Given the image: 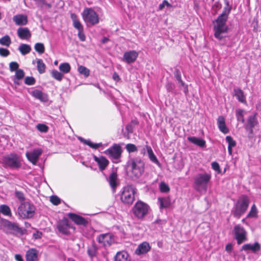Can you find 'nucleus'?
<instances>
[{
    "mask_svg": "<svg viewBox=\"0 0 261 261\" xmlns=\"http://www.w3.org/2000/svg\"><path fill=\"white\" fill-rule=\"evenodd\" d=\"M173 85L171 83H169L167 86V90L168 92H171L172 90Z\"/></svg>",
    "mask_w": 261,
    "mask_h": 261,
    "instance_id": "nucleus-63",
    "label": "nucleus"
},
{
    "mask_svg": "<svg viewBox=\"0 0 261 261\" xmlns=\"http://www.w3.org/2000/svg\"><path fill=\"white\" fill-rule=\"evenodd\" d=\"M68 216L76 224L86 225L87 224V221L79 215L73 213H69Z\"/></svg>",
    "mask_w": 261,
    "mask_h": 261,
    "instance_id": "nucleus-24",
    "label": "nucleus"
},
{
    "mask_svg": "<svg viewBox=\"0 0 261 261\" xmlns=\"http://www.w3.org/2000/svg\"><path fill=\"white\" fill-rule=\"evenodd\" d=\"M36 2V4L40 7H42L46 4L45 0H33Z\"/></svg>",
    "mask_w": 261,
    "mask_h": 261,
    "instance_id": "nucleus-59",
    "label": "nucleus"
},
{
    "mask_svg": "<svg viewBox=\"0 0 261 261\" xmlns=\"http://www.w3.org/2000/svg\"><path fill=\"white\" fill-rule=\"evenodd\" d=\"M128 254L125 251L117 252L115 256L114 261H130Z\"/></svg>",
    "mask_w": 261,
    "mask_h": 261,
    "instance_id": "nucleus-27",
    "label": "nucleus"
},
{
    "mask_svg": "<svg viewBox=\"0 0 261 261\" xmlns=\"http://www.w3.org/2000/svg\"><path fill=\"white\" fill-rule=\"evenodd\" d=\"M36 207L35 205L29 202H22L18 207V214L22 219H31L35 214Z\"/></svg>",
    "mask_w": 261,
    "mask_h": 261,
    "instance_id": "nucleus-5",
    "label": "nucleus"
},
{
    "mask_svg": "<svg viewBox=\"0 0 261 261\" xmlns=\"http://www.w3.org/2000/svg\"><path fill=\"white\" fill-rule=\"evenodd\" d=\"M1 222H2V225L4 227V228L8 231H9V230L10 228V226L11 225L12 222L8 220L5 219H2L1 220Z\"/></svg>",
    "mask_w": 261,
    "mask_h": 261,
    "instance_id": "nucleus-50",
    "label": "nucleus"
},
{
    "mask_svg": "<svg viewBox=\"0 0 261 261\" xmlns=\"http://www.w3.org/2000/svg\"><path fill=\"white\" fill-rule=\"evenodd\" d=\"M122 149L121 146L117 144H114L112 147L106 150L103 153L108 155L114 163L120 162V158L122 154Z\"/></svg>",
    "mask_w": 261,
    "mask_h": 261,
    "instance_id": "nucleus-9",
    "label": "nucleus"
},
{
    "mask_svg": "<svg viewBox=\"0 0 261 261\" xmlns=\"http://www.w3.org/2000/svg\"><path fill=\"white\" fill-rule=\"evenodd\" d=\"M31 94L35 98L40 100L43 102H46L48 100V95L39 90L35 89L32 91Z\"/></svg>",
    "mask_w": 261,
    "mask_h": 261,
    "instance_id": "nucleus-20",
    "label": "nucleus"
},
{
    "mask_svg": "<svg viewBox=\"0 0 261 261\" xmlns=\"http://www.w3.org/2000/svg\"><path fill=\"white\" fill-rule=\"evenodd\" d=\"M11 43V41L10 37L8 35H5L1 39H0V44L6 46L7 47L9 46Z\"/></svg>",
    "mask_w": 261,
    "mask_h": 261,
    "instance_id": "nucleus-43",
    "label": "nucleus"
},
{
    "mask_svg": "<svg viewBox=\"0 0 261 261\" xmlns=\"http://www.w3.org/2000/svg\"><path fill=\"white\" fill-rule=\"evenodd\" d=\"M146 148L150 160L153 163L156 164L159 167H160L161 164L160 162L158 161L155 154H154L151 147L148 145H146Z\"/></svg>",
    "mask_w": 261,
    "mask_h": 261,
    "instance_id": "nucleus-28",
    "label": "nucleus"
},
{
    "mask_svg": "<svg viewBox=\"0 0 261 261\" xmlns=\"http://www.w3.org/2000/svg\"><path fill=\"white\" fill-rule=\"evenodd\" d=\"M42 233L41 232L37 231L35 233L33 234L34 238L36 239H40L42 237Z\"/></svg>",
    "mask_w": 261,
    "mask_h": 261,
    "instance_id": "nucleus-60",
    "label": "nucleus"
},
{
    "mask_svg": "<svg viewBox=\"0 0 261 261\" xmlns=\"http://www.w3.org/2000/svg\"><path fill=\"white\" fill-rule=\"evenodd\" d=\"M98 247L96 244L93 242L92 244L88 247L87 249V253L88 255L91 258L96 256L97 253Z\"/></svg>",
    "mask_w": 261,
    "mask_h": 261,
    "instance_id": "nucleus-32",
    "label": "nucleus"
},
{
    "mask_svg": "<svg viewBox=\"0 0 261 261\" xmlns=\"http://www.w3.org/2000/svg\"><path fill=\"white\" fill-rule=\"evenodd\" d=\"M232 247L231 244H227L225 247V249L227 251L230 252L232 250Z\"/></svg>",
    "mask_w": 261,
    "mask_h": 261,
    "instance_id": "nucleus-64",
    "label": "nucleus"
},
{
    "mask_svg": "<svg viewBox=\"0 0 261 261\" xmlns=\"http://www.w3.org/2000/svg\"><path fill=\"white\" fill-rule=\"evenodd\" d=\"M36 62L38 72L40 74L44 73L45 71L46 66L45 64L43 63L42 60L40 59H37L36 60Z\"/></svg>",
    "mask_w": 261,
    "mask_h": 261,
    "instance_id": "nucleus-38",
    "label": "nucleus"
},
{
    "mask_svg": "<svg viewBox=\"0 0 261 261\" xmlns=\"http://www.w3.org/2000/svg\"><path fill=\"white\" fill-rule=\"evenodd\" d=\"M165 6L171 7V5L169 4L167 1L164 0L163 3L160 4L159 9V10H162Z\"/></svg>",
    "mask_w": 261,
    "mask_h": 261,
    "instance_id": "nucleus-58",
    "label": "nucleus"
},
{
    "mask_svg": "<svg viewBox=\"0 0 261 261\" xmlns=\"http://www.w3.org/2000/svg\"><path fill=\"white\" fill-rule=\"evenodd\" d=\"M117 178V175L116 172H112L109 176V182L110 185V186L114 189L116 186V180Z\"/></svg>",
    "mask_w": 261,
    "mask_h": 261,
    "instance_id": "nucleus-35",
    "label": "nucleus"
},
{
    "mask_svg": "<svg viewBox=\"0 0 261 261\" xmlns=\"http://www.w3.org/2000/svg\"><path fill=\"white\" fill-rule=\"evenodd\" d=\"M139 54L135 50H130L124 53L122 60L128 64L134 63L138 58Z\"/></svg>",
    "mask_w": 261,
    "mask_h": 261,
    "instance_id": "nucleus-16",
    "label": "nucleus"
},
{
    "mask_svg": "<svg viewBox=\"0 0 261 261\" xmlns=\"http://www.w3.org/2000/svg\"><path fill=\"white\" fill-rule=\"evenodd\" d=\"M175 76L178 82L180 81V80H181V74L179 70H177L176 71Z\"/></svg>",
    "mask_w": 261,
    "mask_h": 261,
    "instance_id": "nucleus-61",
    "label": "nucleus"
},
{
    "mask_svg": "<svg viewBox=\"0 0 261 261\" xmlns=\"http://www.w3.org/2000/svg\"><path fill=\"white\" fill-rule=\"evenodd\" d=\"M82 16L87 26L94 25L99 22L98 15L92 8H85L82 13Z\"/></svg>",
    "mask_w": 261,
    "mask_h": 261,
    "instance_id": "nucleus-6",
    "label": "nucleus"
},
{
    "mask_svg": "<svg viewBox=\"0 0 261 261\" xmlns=\"http://www.w3.org/2000/svg\"><path fill=\"white\" fill-rule=\"evenodd\" d=\"M228 14L226 12L222 13L216 20L214 26L215 37L219 40L226 37L228 27L226 24L228 19Z\"/></svg>",
    "mask_w": 261,
    "mask_h": 261,
    "instance_id": "nucleus-1",
    "label": "nucleus"
},
{
    "mask_svg": "<svg viewBox=\"0 0 261 261\" xmlns=\"http://www.w3.org/2000/svg\"><path fill=\"white\" fill-rule=\"evenodd\" d=\"M159 189L162 193H168L170 191V188L168 184L164 181H162L159 185Z\"/></svg>",
    "mask_w": 261,
    "mask_h": 261,
    "instance_id": "nucleus-47",
    "label": "nucleus"
},
{
    "mask_svg": "<svg viewBox=\"0 0 261 261\" xmlns=\"http://www.w3.org/2000/svg\"><path fill=\"white\" fill-rule=\"evenodd\" d=\"M34 48L35 50L40 54L44 53L45 47L44 44L42 43H37L35 44Z\"/></svg>",
    "mask_w": 261,
    "mask_h": 261,
    "instance_id": "nucleus-45",
    "label": "nucleus"
},
{
    "mask_svg": "<svg viewBox=\"0 0 261 261\" xmlns=\"http://www.w3.org/2000/svg\"><path fill=\"white\" fill-rule=\"evenodd\" d=\"M249 199L246 195L241 196L231 210L233 217L239 219L246 211L249 204Z\"/></svg>",
    "mask_w": 261,
    "mask_h": 261,
    "instance_id": "nucleus-3",
    "label": "nucleus"
},
{
    "mask_svg": "<svg viewBox=\"0 0 261 261\" xmlns=\"http://www.w3.org/2000/svg\"><path fill=\"white\" fill-rule=\"evenodd\" d=\"M94 161L97 163L99 168L101 171L103 170L109 164V161L104 156H100L97 157L96 155L93 156Z\"/></svg>",
    "mask_w": 261,
    "mask_h": 261,
    "instance_id": "nucleus-22",
    "label": "nucleus"
},
{
    "mask_svg": "<svg viewBox=\"0 0 261 261\" xmlns=\"http://www.w3.org/2000/svg\"><path fill=\"white\" fill-rule=\"evenodd\" d=\"M51 75L53 77L59 81H61L64 76L63 73L57 70H53L51 72Z\"/></svg>",
    "mask_w": 261,
    "mask_h": 261,
    "instance_id": "nucleus-42",
    "label": "nucleus"
},
{
    "mask_svg": "<svg viewBox=\"0 0 261 261\" xmlns=\"http://www.w3.org/2000/svg\"><path fill=\"white\" fill-rule=\"evenodd\" d=\"M15 195L17 197V198L21 202H25V197L23 193L21 192L16 191L15 193Z\"/></svg>",
    "mask_w": 261,
    "mask_h": 261,
    "instance_id": "nucleus-48",
    "label": "nucleus"
},
{
    "mask_svg": "<svg viewBox=\"0 0 261 261\" xmlns=\"http://www.w3.org/2000/svg\"><path fill=\"white\" fill-rule=\"evenodd\" d=\"M257 209L255 204H253L251 206L249 213L248 214L247 218H257Z\"/></svg>",
    "mask_w": 261,
    "mask_h": 261,
    "instance_id": "nucleus-41",
    "label": "nucleus"
},
{
    "mask_svg": "<svg viewBox=\"0 0 261 261\" xmlns=\"http://www.w3.org/2000/svg\"><path fill=\"white\" fill-rule=\"evenodd\" d=\"M50 202L55 205H57L61 203V199L56 195H53L50 197Z\"/></svg>",
    "mask_w": 261,
    "mask_h": 261,
    "instance_id": "nucleus-52",
    "label": "nucleus"
},
{
    "mask_svg": "<svg viewBox=\"0 0 261 261\" xmlns=\"http://www.w3.org/2000/svg\"><path fill=\"white\" fill-rule=\"evenodd\" d=\"M260 249V245L258 242L251 244H246L244 245L241 248V250L245 251H251L253 253H256Z\"/></svg>",
    "mask_w": 261,
    "mask_h": 261,
    "instance_id": "nucleus-21",
    "label": "nucleus"
},
{
    "mask_svg": "<svg viewBox=\"0 0 261 261\" xmlns=\"http://www.w3.org/2000/svg\"><path fill=\"white\" fill-rule=\"evenodd\" d=\"M79 139L84 144L88 145L91 148L93 149H97V148L102 146V144L101 143H93L90 140H85L81 137H80Z\"/></svg>",
    "mask_w": 261,
    "mask_h": 261,
    "instance_id": "nucleus-34",
    "label": "nucleus"
},
{
    "mask_svg": "<svg viewBox=\"0 0 261 261\" xmlns=\"http://www.w3.org/2000/svg\"><path fill=\"white\" fill-rule=\"evenodd\" d=\"M6 165L12 168H18L21 167L20 157L16 153H11L4 158Z\"/></svg>",
    "mask_w": 261,
    "mask_h": 261,
    "instance_id": "nucleus-11",
    "label": "nucleus"
},
{
    "mask_svg": "<svg viewBox=\"0 0 261 261\" xmlns=\"http://www.w3.org/2000/svg\"><path fill=\"white\" fill-rule=\"evenodd\" d=\"M27 261H38V252L35 249H31L27 251L25 254Z\"/></svg>",
    "mask_w": 261,
    "mask_h": 261,
    "instance_id": "nucleus-26",
    "label": "nucleus"
},
{
    "mask_svg": "<svg viewBox=\"0 0 261 261\" xmlns=\"http://www.w3.org/2000/svg\"><path fill=\"white\" fill-rule=\"evenodd\" d=\"M13 234H23V230L22 228L20 227L17 223H12L10 226V228L8 231Z\"/></svg>",
    "mask_w": 261,
    "mask_h": 261,
    "instance_id": "nucleus-29",
    "label": "nucleus"
},
{
    "mask_svg": "<svg viewBox=\"0 0 261 261\" xmlns=\"http://www.w3.org/2000/svg\"><path fill=\"white\" fill-rule=\"evenodd\" d=\"M151 249V246L147 242H143L139 244L135 250V253L140 255L145 254L148 252Z\"/></svg>",
    "mask_w": 261,
    "mask_h": 261,
    "instance_id": "nucleus-18",
    "label": "nucleus"
},
{
    "mask_svg": "<svg viewBox=\"0 0 261 261\" xmlns=\"http://www.w3.org/2000/svg\"><path fill=\"white\" fill-rule=\"evenodd\" d=\"M36 128L39 131L42 133H46L48 129V126L43 124H38L36 125Z\"/></svg>",
    "mask_w": 261,
    "mask_h": 261,
    "instance_id": "nucleus-51",
    "label": "nucleus"
},
{
    "mask_svg": "<svg viewBox=\"0 0 261 261\" xmlns=\"http://www.w3.org/2000/svg\"><path fill=\"white\" fill-rule=\"evenodd\" d=\"M42 152L43 150L42 148H36L31 150L27 151L25 153V156L29 162L32 164L36 165Z\"/></svg>",
    "mask_w": 261,
    "mask_h": 261,
    "instance_id": "nucleus-13",
    "label": "nucleus"
},
{
    "mask_svg": "<svg viewBox=\"0 0 261 261\" xmlns=\"http://www.w3.org/2000/svg\"><path fill=\"white\" fill-rule=\"evenodd\" d=\"M18 64L16 62H12L9 64L10 70L12 72L18 70Z\"/></svg>",
    "mask_w": 261,
    "mask_h": 261,
    "instance_id": "nucleus-54",
    "label": "nucleus"
},
{
    "mask_svg": "<svg viewBox=\"0 0 261 261\" xmlns=\"http://www.w3.org/2000/svg\"><path fill=\"white\" fill-rule=\"evenodd\" d=\"M234 92L235 96L240 102L244 103H246L245 96L241 89L239 88L234 89Z\"/></svg>",
    "mask_w": 261,
    "mask_h": 261,
    "instance_id": "nucleus-31",
    "label": "nucleus"
},
{
    "mask_svg": "<svg viewBox=\"0 0 261 261\" xmlns=\"http://www.w3.org/2000/svg\"><path fill=\"white\" fill-rule=\"evenodd\" d=\"M258 123L255 115L249 116L247 120V126L249 127L251 129H252ZM252 130H251L252 131Z\"/></svg>",
    "mask_w": 261,
    "mask_h": 261,
    "instance_id": "nucleus-37",
    "label": "nucleus"
},
{
    "mask_svg": "<svg viewBox=\"0 0 261 261\" xmlns=\"http://www.w3.org/2000/svg\"><path fill=\"white\" fill-rule=\"evenodd\" d=\"M59 70L63 74L69 72L71 69L70 65L68 63H61L59 67Z\"/></svg>",
    "mask_w": 261,
    "mask_h": 261,
    "instance_id": "nucleus-39",
    "label": "nucleus"
},
{
    "mask_svg": "<svg viewBox=\"0 0 261 261\" xmlns=\"http://www.w3.org/2000/svg\"><path fill=\"white\" fill-rule=\"evenodd\" d=\"M234 238L239 245L247 241V232L243 227L240 225H236L233 228Z\"/></svg>",
    "mask_w": 261,
    "mask_h": 261,
    "instance_id": "nucleus-10",
    "label": "nucleus"
},
{
    "mask_svg": "<svg viewBox=\"0 0 261 261\" xmlns=\"http://www.w3.org/2000/svg\"><path fill=\"white\" fill-rule=\"evenodd\" d=\"M145 164L140 158L130 159L127 162V167L130 170L133 176L140 177L144 172Z\"/></svg>",
    "mask_w": 261,
    "mask_h": 261,
    "instance_id": "nucleus-4",
    "label": "nucleus"
},
{
    "mask_svg": "<svg viewBox=\"0 0 261 261\" xmlns=\"http://www.w3.org/2000/svg\"><path fill=\"white\" fill-rule=\"evenodd\" d=\"M18 37L22 40H28L32 36L30 30L28 28H19L17 30Z\"/></svg>",
    "mask_w": 261,
    "mask_h": 261,
    "instance_id": "nucleus-17",
    "label": "nucleus"
},
{
    "mask_svg": "<svg viewBox=\"0 0 261 261\" xmlns=\"http://www.w3.org/2000/svg\"><path fill=\"white\" fill-rule=\"evenodd\" d=\"M158 201L161 210L169 208L172 204L171 199L169 196L159 197Z\"/></svg>",
    "mask_w": 261,
    "mask_h": 261,
    "instance_id": "nucleus-19",
    "label": "nucleus"
},
{
    "mask_svg": "<svg viewBox=\"0 0 261 261\" xmlns=\"http://www.w3.org/2000/svg\"><path fill=\"white\" fill-rule=\"evenodd\" d=\"M18 50L22 55H25L31 51V47L28 44H21L18 47Z\"/></svg>",
    "mask_w": 261,
    "mask_h": 261,
    "instance_id": "nucleus-36",
    "label": "nucleus"
},
{
    "mask_svg": "<svg viewBox=\"0 0 261 261\" xmlns=\"http://www.w3.org/2000/svg\"><path fill=\"white\" fill-rule=\"evenodd\" d=\"M24 76V73L23 70L22 69H18L15 72V77L17 80H20L23 78Z\"/></svg>",
    "mask_w": 261,
    "mask_h": 261,
    "instance_id": "nucleus-53",
    "label": "nucleus"
},
{
    "mask_svg": "<svg viewBox=\"0 0 261 261\" xmlns=\"http://www.w3.org/2000/svg\"><path fill=\"white\" fill-rule=\"evenodd\" d=\"M97 242L103 247H109L115 242L114 236L111 233H106L99 234L96 239Z\"/></svg>",
    "mask_w": 261,
    "mask_h": 261,
    "instance_id": "nucleus-12",
    "label": "nucleus"
},
{
    "mask_svg": "<svg viewBox=\"0 0 261 261\" xmlns=\"http://www.w3.org/2000/svg\"><path fill=\"white\" fill-rule=\"evenodd\" d=\"M0 212L4 215L11 216L12 213L10 208L7 205L2 204L0 205Z\"/></svg>",
    "mask_w": 261,
    "mask_h": 261,
    "instance_id": "nucleus-40",
    "label": "nucleus"
},
{
    "mask_svg": "<svg viewBox=\"0 0 261 261\" xmlns=\"http://www.w3.org/2000/svg\"><path fill=\"white\" fill-rule=\"evenodd\" d=\"M24 83L28 85H33L35 84V80L33 77L27 76L25 79Z\"/></svg>",
    "mask_w": 261,
    "mask_h": 261,
    "instance_id": "nucleus-55",
    "label": "nucleus"
},
{
    "mask_svg": "<svg viewBox=\"0 0 261 261\" xmlns=\"http://www.w3.org/2000/svg\"><path fill=\"white\" fill-rule=\"evenodd\" d=\"M13 20L17 25H25L28 23V17L25 15L17 14L13 16Z\"/></svg>",
    "mask_w": 261,
    "mask_h": 261,
    "instance_id": "nucleus-23",
    "label": "nucleus"
},
{
    "mask_svg": "<svg viewBox=\"0 0 261 261\" xmlns=\"http://www.w3.org/2000/svg\"><path fill=\"white\" fill-rule=\"evenodd\" d=\"M212 168L215 171H217L218 173L221 172V170L220 168V166L219 164L216 162H214L212 163Z\"/></svg>",
    "mask_w": 261,
    "mask_h": 261,
    "instance_id": "nucleus-57",
    "label": "nucleus"
},
{
    "mask_svg": "<svg viewBox=\"0 0 261 261\" xmlns=\"http://www.w3.org/2000/svg\"><path fill=\"white\" fill-rule=\"evenodd\" d=\"M71 18L73 22V27L78 30V37L81 41H84L86 37L84 33V28L81 22L79 21L77 15L74 13H71Z\"/></svg>",
    "mask_w": 261,
    "mask_h": 261,
    "instance_id": "nucleus-14",
    "label": "nucleus"
},
{
    "mask_svg": "<svg viewBox=\"0 0 261 261\" xmlns=\"http://www.w3.org/2000/svg\"><path fill=\"white\" fill-rule=\"evenodd\" d=\"M15 258L17 261H24L22 256L20 254H16L15 255Z\"/></svg>",
    "mask_w": 261,
    "mask_h": 261,
    "instance_id": "nucleus-62",
    "label": "nucleus"
},
{
    "mask_svg": "<svg viewBox=\"0 0 261 261\" xmlns=\"http://www.w3.org/2000/svg\"><path fill=\"white\" fill-rule=\"evenodd\" d=\"M136 189L133 185H127L124 187L121 195L122 202L126 204H132L135 200Z\"/></svg>",
    "mask_w": 261,
    "mask_h": 261,
    "instance_id": "nucleus-7",
    "label": "nucleus"
},
{
    "mask_svg": "<svg viewBox=\"0 0 261 261\" xmlns=\"http://www.w3.org/2000/svg\"><path fill=\"white\" fill-rule=\"evenodd\" d=\"M125 148L129 153L137 151V147L133 144H127L125 146Z\"/></svg>",
    "mask_w": 261,
    "mask_h": 261,
    "instance_id": "nucleus-49",
    "label": "nucleus"
},
{
    "mask_svg": "<svg viewBox=\"0 0 261 261\" xmlns=\"http://www.w3.org/2000/svg\"><path fill=\"white\" fill-rule=\"evenodd\" d=\"M244 114L245 111L243 110L238 109L236 110V116L238 121H241L242 122H244Z\"/></svg>",
    "mask_w": 261,
    "mask_h": 261,
    "instance_id": "nucleus-46",
    "label": "nucleus"
},
{
    "mask_svg": "<svg viewBox=\"0 0 261 261\" xmlns=\"http://www.w3.org/2000/svg\"><path fill=\"white\" fill-rule=\"evenodd\" d=\"M77 70L80 74L84 75L85 77H88L89 75V70L84 66H79Z\"/></svg>",
    "mask_w": 261,
    "mask_h": 261,
    "instance_id": "nucleus-44",
    "label": "nucleus"
},
{
    "mask_svg": "<svg viewBox=\"0 0 261 261\" xmlns=\"http://www.w3.org/2000/svg\"><path fill=\"white\" fill-rule=\"evenodd\" d=\"M57 228L60 232L63 234H70V229H75V228L70 225L67 219H63L60 221L57 225Z\"/></svg>",
    "mask_w": 261,
    "mask_h": 261,
    "instance_id": "nucleus-15",
    "label": "nucleus"
},
{
    "mask_svg": "<svg viewBox=\"0 0 261 261\" xmlns=\"http://www.w3.org/2000/svg\"><path fill=\"white\" fill-rule=\"evenodd\" d=\"M217 125L219 130L224 134L229 133V129L225 124V120L223 116H220L217 119Z\"/></svg>",
    "mask_w": 261,
    "mask_h": 261,
    "instance_id": "nucleus-25",
    "label": "nucleus"
},
{
    "mask_svg": "<svg viewBox=\"0 0 261 261\" xmlns=\"http://www.w3.org/2000/svg\"><path fill=\"white\" fill-rule=\"evenodd\" d=\"M10 55V51L8 49L4 48H0V55L4 57H6Z\"/></svg>",
    "mask_w": 261,
    "mask_h": 261,
    "instance_id": "nucleus-56",
    "label": "nucleus"
},
{
    "mask_svg": "<svg viewBox=\"0 0 261 261\" xmlns=\"http://www.w3.org/2000/svg\"><path fill=\"white\" fill-rule=\"evenodd\" d=\"M188 140L191 143L199 146L203 147L205 146V141L202 139L196 137H189Z\"/></svg>",
    "mask_w": 261,
    "mask_h": 261,
    "instance_id": "nucleus-30",
    "label": "nucleus"
},
{
    "mask_svg": "<svg viewBox=\"0 0 261 261\" xmlns=\"http://www.w3.org/2000/svg\"><path fill=\"white\" fill-rule=\"evenodd\" d=\"M149 210V206L146 203L138 201L133 206L132 212L136 218L142 219L148 214Z\"/></svg>",
    "mask_w": 261,
    "mask_h": 261,
    "instance_id": "nucleus-8",
    "label": "nucleus"
},
{
    "mask_svg": "<svg viewBox=\"0 0 261 261\" xmlns=\"http://www.w3.org/2000/svg\"><path fill=\"white\" fill-rule=\"evenodd\" d=\"M212 176L209 173L198 174L194 178V188L200 193H205Z\"/></svg>",
    "mask_w": 261,
    "mask_h": 261,
    "instance_id": "nucleus-2",
    "label": "nucleus"
},
{
    "mask_svg": "<svg viewBox=\"0 0 261 261\" xmlns=\"http://www.w3.org/2000/svg\"><path fill=\"white\" fill-rule=\"evenodd\" d=\"M226 141L228 144V151L229 154L231 155L232 153V148L236 146V142L230 136H228L226 137Z\"/></svg>",
    "mask_w": 261,
    "mask_h": 261,
    "instance_id": "nucleus-33",
    "label": "nucleus"
}]
</instances>
